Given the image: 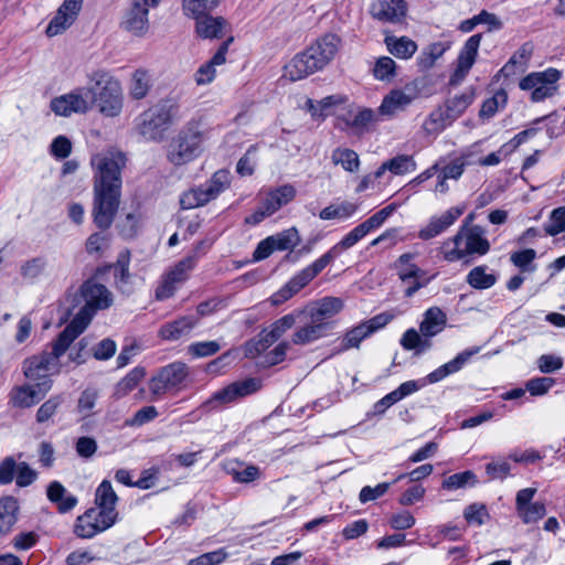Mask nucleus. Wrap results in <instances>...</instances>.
<instances>
[{"label":"nucleus","instance_id":"nucleus-17","mask_svg":"<svg viewBox=\"0 0 565 565\" xmlns=\"http://www.w3.org/2000/svg\"><path fill=\"white\" fill-rule=\"evenodd\" d=\"M465 212V206H452L440 215H434L418 232V237L424 241L431 239L447 231Z\"/></svg>","mask_w":565,"mask_h":565},{"label":"nucleus","instance_id":"nucleus-61","mask_svg":"<svg viewBox=\"0 0 565 565\" xmlns=\"http://www.w3.org/2000/svg\"><path fill=\"white\" fill-rule=\"evenodd\" d=\"M466 167V161L463 158H456L447 164L441 166L439 161V170L438 173L443 174L444 179L448 180H458Z\"/></svg>","mask_w":565,"mask_h":565},{"label":"nucleus","instance_id":"nucleus-43","mask_svg":"<svg viewBox=\"0 0 565 565\" xmlns=\"http://www.w3.org/2000/svg\"><path fill=\"white\" fill-rule=\"evenodd\" d=\"M331 161L335 166H341L345 171L354 173L360 168L359 154L349 148L339 147L332 151Z\"/></svg>","mask_w":565,"mask_h":565},{"label":"nucleus","instance_id":"nucleus-16","mask_svg":"<svg viewBox=\"0 0 565 565\" xmlns=\"http://www.w3.org/2000/svg\"><path fill=\"white\" fill-rule=\"evenodd\" d=\"M51 387V381L15 386L10 393V401L14 407L29 408L39 403Z\"/></svg>","mask_w":565,"mask_h":565},{"label":"nucleus","instance_id":"nucleus-23","mask_svg":"<svg viewBox=\"0 0 565 565\" xmlns=\"http://www.w3.org/2000/svg\"><path fill=\"white\" fill-rule=\"evenodd\" d=\"M404 0H375L372 2L370 12L372 17L383 22H399L406 14Z\"/></svg>","mask_w":565,"mask_h":565},{"label":"nucleus","instance_id":"nucleus-57","mask_svg":"<svg viewBox=\"0 0 565 565\" xmlns=\"http://www.w3.org/2000/svg\"><path fill=\"white\" fill-rule=\"evenodd\" d=\"M508 102V94L500 89L498 90L491 98L483 102L480 109V117L490 118L492 117L501 107H504Z\"/></svg>","mask_w":565,"mask_h":565},{"label":"nucleus","instance_id":"nucleus-3","mask_svg":"<svg viewBox=\"0 0 565 565\" xmlns=\"http://www.w3.org/2000/svg\"><path fill=\"white\" fill-rule=\"evenodd\" d=\"M490 250V242L486 231L480 225L468 226L462 224L458 232L445 239L438 253L445 262L455 263L471 255L483 256Z\"/></svg>","mask_w":565,"mask_h":565},{"label":"nucleus","instance_id":"nucleus-50","mask_svg":"<svg viewBox=\"0 0 565 565\" xmlns=\"http://www.w3.org/2000/svg\"><path fill=\"white\" fill-rule=\"evenodd\" d=\"M371 335V330L362 322L359 326L349 330L341 340L340 351H347L353 348H359L360 343Z\"/></svg>","mask_w":565,"mask_h":565},{"label":"nucleus","instance_id":"nucleus-18","mask_svg":"<svg viewBox=\"0 0 565 565\" xmlns=\"http://www.w3.org/2000/svg\"><path fill=\"white\" fill-rule=\"evenodd\" d=\"M260 388V382L256 379H246L241 382H234L228 386L217 391L206 402L207 405H223L237 398L247 396Z\"/></svg>","mask_w":565,"mask_h":565},{"label":"nucleus","instance_id":"nucleus-36","mask_svg":"<svg viewBox=\"0 0 565 565\" xmlns=\"http://www.w3.org/2000/svg\"><path fill=\"white\" fill-rule=\"evenodd\" d=\"M152 86L151 75L149 71L143 68L136 70L129 81V96L132 99H143Z\"/></svg>","mask_w":565,"mask_h":565},{"label":"nucleus","instance_id":"nucleus-37","mask_svg":"<svg viewBox=\"0 0 565 565\" xmlns=\"http://www.w3.org/2000/svg\"><path fill=\"white\" fill-rule=\"evenodd\" d=\"M296 196V189L291 184H284L274 191L264 200L269 213L277 212L281 206L291 202Z\"/></svg>","mask_w":565,"mask_h":565},{"label":"nucleus","instance_id":"nucleus-45","mask_svg":"<svg viewBox=\"0 0 565 565\" xmlns=\"http://www.w3.org/2000/svg\"><path fill=\"white\" fill-rule=\"evenodd\" d=\"M452 122L447 111L443 107H438L429 114L423 124V129L427 135H439L447 126Z\"/></svg>","mask_w":565,"mask_h":565},{"label":"nucleus","instance_id":"nucleus-8","mask_svg":"<svg viewBox=\"0 0 565 565\" xmlns=\"http://www.w3.org/2000/svg\"><path fill=\"white\" fill-rule=\"evenodd\" d=\"M231 184V172L225 169L216 171L211 179L198 188L191 189L181 195L182 209L190 210L203 206L215 200Z\"/></svg>","mask_w":565,"mask_h":565},{"label":"nucleus","instance_id":"nucleus-7","mask_svg":"<svg viewBox=\"0 0 565 565\" xmlns=\"http://www.w3.org/2000/svg\"><path fill=\"white\" fill-rule=\"evenodd\" d=\"M177 106L171 100H162L149 107L138 117L137 129L150 140H160L173 122Z\"/></svg>","mask_w":565,"mask_h":565},{"label":"nucleus","instance_id":"nucleus-11","mask_svg":"<svg viewBox=\"0 0 565 565\" xmlns=\"http://www.w3.org/2000/svg\"><path fill=\"white\" fill-rule=\"evenodd\" d=\"M189 369L184 363L174 362L162 367L149 382V390L157 399L167 393L179 388L186 380Z\"/></svg>","mask_w":565,"mask_h":565},{"label":"nucleus","instance_id":"nucleus-59","mask_svg":"<svg viewBox=\"0 0 565 565\" xmlns=\"http://www.w3.org/2000/svg\"><path fill=\"white\" fill-rule=\"evenodd\" d=\"M546 513L544 503L533 502L518 511L519 516L525 524L535 523Z\"/></svg>","mask_w":565,"mask_h":565},{"label":"nucleus","instance_id":"nucleus-6","mask_svg":"<svg viewBox=\"0 0 565 565\" xmlns=\"http://www.w3.org/2000/svg\"><path fill=\"white\" fill-rule=\"evenodd\" d=\"M81 296L85 303L65 328V330L71 331V334L74 333L75 338L88 327L98 310L107 309L113 303L110 291L104 285L94 280H87L83 284Z\"/></svg>","mask_w":565,"mask_h":565},{"label":"nucleus","instance_id":"nucleus-54","mask_svg":"<svg viewBox=\"0 0 565 565\" xmlns=\"http://www.w3.org/2000/svg\"><path fill=\"white\" fill-rule=\"evenodd\" d=\"M386 168H388V171L395 175H403L414 172L417 166L412 156L399 154L387 160Z\"/></svg>","mask_w":565,"mask_h":565},{"label":"nucleus","instance_id":"nucleus-19","mask_svg":"<svg viewBox=\"0 0 565 565\" xmlns=\"http://www.w3.org/2000/svg\"><path fill=\"white\" fill-rule=\"evenodd\" d=\"M415 98L416 93L411 87L393 89L384 96L379 107V114L387 118H393L397 114L406 110Z\"/></svg>","mask_w":565,"mask_h":565},{"label":"nucleus","instance_id":"nucleus-24","mask_svg":"<svg viewBox=\"0 0 565 565\" xmlns=\"http://www.w3.org/2000/svg\"><path fill=\"white\" fill-rule=\"evenodd\" d=\"M340 40L334 34H327L310 45L307 51L315 58L316 64L322 70L335 56Z\"/></svg>","mask_w":565,"mask_h":565},{"label":"nucleus","instance_id":"nucleus-26","mask_svg":"<svg viewBox=\"0 0 565 565\" xmlns=\"http://www.w3.org/2000/svg\"><path fill=\"white\" fill-rule=\"evenodd\" d=\"M195 32L202 39H220L227 31L228 23L223 17H213L209 13L194 18Z\"/></svg>","mask_w":565,"mask_h":565},{"label":"nucleus","instance_id":"nucleus-38","mask_svg":"<svg viewBox=\"0 0 565 565\" xmlns=\"http://www.w3.org/2000/svg\"><path fill=\"white\" fill-rule=\"evenodd\" d=\"M415 256L416 254L405 253L402 254L395 263L397 275L399 279L404 282L411 279H422L425 275L424 270H422L417 265L412 263Z\"/></svg>","mask_w":565,"mask_h":565},{"label":"nucleus","instance_id":"nucleus-34","mask_svg":"<svg viewBox=\"0 0 565 565\" xmlns=\"http://www.w3.org/2000/svg\"><path fill=\"white\" fill-rule=\"evenodd\" d=\"M330 264V256L322 255L311 265L295 275L288 282L299 292Z\"/></svg>","mask_w":565,"mask_h":565},{"label":"nucleus","instance_id":"nucleus-44","mask_svg":"<svg viewBox=\"0 0 565 565\" xmlns=\"http://www.w3.org/2000/svg\"><path fill=\"white\" fill-rule=\"evenodd\" d=\"M367 233L364 227L359 224L353 230H351L347 235L342 237V239L337 243L333 247L330 248L324 255L330 256V263L340 255V253L344 249H349L354 246L358 242H360Z\"/></svg>","mask_w":565,"mask_h":565},{"label":"nucleus","instance_id":"nucleus-46","mask_svg":"<svg viewBox=\"0 0 565 565\" xmlns=\"http://www.w3.org/2000/svg\"><path fill=\"white\" fill-rule=\"evenodd\" d=\"M449 45L443 42H435L425 47L417 57V64L422 70L431 68L436 61L439 60Z\"/></svg>","mask_w":565,"mask_h":565},{"label":"nucleus","instance_id":"nucleus-5","mask_svg":"<svg viewBox=\"0 0 565 565\" xmlns=\"http://www.w3.org/2000/svg\"><path fill=\"white\" fill-rule=\"evenodd\" d=\"M76 338L71 331L63 330L53 343L52 351L41 352L23 361L22 370L24 376L33 382L50 381L49 376L58 374L62 365L61 356L65 354Z\"/></svg>","mask_w":565,"mask_h":565},{"label":"nucleus","instance_id":"nucleus-58","mask_svg":"<svg viewBox=\"0 0 565 565\" xmlns=\"http://www.w3.org/2000/svg\"><path fill=\"white\" fill-rule=\"evenodd\" d=\"M544 231L550 236L558 235L565 232V206L554 209L544 225Z\"/></svg>","mask_w":565,"mask_h":565},{"label":"nucleus","instance_id":"nucleus-63","mask_svg":"<svg viewBox=\"0 0 565 565\" xmlns=\"http://www.w3.org/2000/svg\"><path fill=\"white\" fill-rule=\"evenodd\" d=\"M226 558V551L224 548H218L216 551L204 553L195 558L190 559L188 565H218Z\"/></svg>","mask_w":565,"mask_h":565},{"label":"nucleus","instance_id":"nucleus-41","mask_svg":"<svg viewBox=\"0 0 565 565\" xmlns=\"http://www.w3.org/2000/svg\"><path fill=\"white\" fill-rule=\"evenodd\" d=\"M473 100L475 93L472 89H469L448 99L443 108L445 111H447L450 120L454 121L465 113V110L472 104Z\"/></svg>","mask_w":565,"mask_h":565},{"label":"nucleus","instance_id":"nucleus-40","mask_svg":"<svg viewBox=\"0 0 565 565\" xmlns=\"http://www.w3.org/2000/svg\"><path fill=\"white\" fill-rule=\"evenodd\" d=\"M385 43L388 52L397 58L408 60L417 51V44L406 36L386 38Z\"/></svg>","mask_w":565,"mask_h":565},{"label":"nucleus","instance_id":"nucleus-22","mask_svg":"<svg viewBox=\"0 0 565 565\" xmlns=\"http://www.w3.org/2000/svg\"><path fill=\"white\" fill-rule=\"evenodd\" d=\"M320 71L315 62V58L310 56L308 51H303L295 55L289 63L285 65L284 77L291 82L300 81L309 75Z\"/></svg>","mask_w":565,"mask_h":565},{"label":"nucleus","instance_id":"nucleus-9","mask_svg":"<svg viewBox=\"0 0 565 565\" xmlns=\"http://www.w3.org/2000/svg\"><path fill=\"white\" fill-rule=\"evenodd\" d=\"M561 72L556 68H547L542 72H533L520 81V88L531 90V100L540 103L553 96L557 90V82Z\"/></svg>","mask_w":565,"mask_h":565},{"label":"nucleus","instance_id":"nucleus-14","mask_svg":"<svg viewBox=\"0 0 565 565\" xmlns=\"http://www.w3.org/2000/svg\"><path fill=\"white\" fill-rule=\"evenodd\" d=\"M84 0H64L49 22L45 34L53 38L63 34L76 21Z\"/></svg>","mask_w":565,"mask_h":565},{"label":"nucleus","instance_id":"nucleus-52","mask_svg":"<svg viewBox=\"0 0 565 565\" xmlns=\"http://www.w3.org/2000/svg\"><path fill=\"white\" fill-rule=\"evenodd\" d=\"M195 266V258L193 256H188L181 259L178 264H175L169 271L164 275L169 277L171 281H173L179 287L188 279L189 274Z\"/></svg>","mask_w":565,"mask_h":565},{"label":"nucleus","instance_id":"nucleus-1","mask_svg":"<svg viewBox=\"0 0 565 565\" xmlns=\"http://www.w3.org/2000/svg\"><path fill=\"white\" fill-rule=\"evenodd\" d=\"M90 166L94 172V223L97 227L107 230L119 207L121 170L126 166V156L117 149H108L93 154Z\"/></svg>","mask_w":565,"mask_h":565},{"label":"nucleus","instance_id":"nucleus-12","mask_svg":"<svg viewBox=\"0 0 565 565\" xmlns=\"http://www.w3.org/2000/svg\"><path fill=\"white\" fill-rule=\"evenodd\" d=\"M152 9L140 0H130L120 19V28L136 38H145L150 30L149 10Z\"/></svg>","mask_w":565,"mask_h":565},{"label":"nucleus","instance_id":"nucleus-49","mask_svg":"<svg viewBox=\"0 0 565 565\" xmlns=\"http://www.w3.org/2000/svg\"><path fill=\"white\" fill-rule=\"evenodd\" d=\"M268 237H269L275 250L292 249L300 242L298 231L295 227L285 230L280 233H277V234L268 236Z\"/></svg>","mask_w":565,"mask_h":565},{"label":"nucleus","instance_id":"nucleus-64","mask_svg":"<svg viewBox=\"0 0 565 565\" xmlns=\"http://www.w3.org/2000/svg\"><path fill=\"white\" fill-rule=\"evenodd\" d=\"M463 516L468 523L482 525L489 518L486 505L473 503L465 509Z\"/></svg>","mask_w":565,"mask_h":565},{"label":"nucleus","instance_id":"nucleus-33","mask_svg":"<svg viewBox=\"0 0 565 565\" xmlns=\"http://www.w3.org/2000/svg\"><path fill=\"white\" fill-rule=\"evenodd\" d=\"M447 322L446 315L438 307H431L424 313V319L419 324V331L423 337L431 338L440 333Z\"/></svg>","mask_w":565,"mask_h":565},{"label":"nucleus","instance_id":"nucleus-15","mask_svg":"<svg viewBox=\"0 0 565 565\" xmlns=\"http://www.w3.org/2000/svg\"><path fill=\"white\" fill-rule=\"evenodd\" d=\"M481 34L471 35L460 49L456 68L450 77V84L457 85L465 79L471 67L473 66L478 56Z\"/></svg>","mask_w":565,"mask_h":565},{"label":"nucleus","instance_id":"nucleus-51","mask_svg":"<svg viewBox=\"0 0 565 565\" xmlns=\"http://www.w3.org/2000/svg\"><path fill=\"white\" fill-rule=\"evenodd\" d=\"M222 0H183L184 14L189 18H200L214 10Z\"/></svg>","mask_w":565,"mask_h":565},{"label":"nucleus","instance_id":"nucleus-20","mask_svg":"<svg viewBox=\"0 0 565 565\" xmlns=\"http://www.w3.org/2000/svg\"><path fill=\"white\" fill-rule=\"evenodd\" d=\"M344 307L343 300L338 297H323L308 307V317L315 322L324 323L326 330L329 332L333 324L330 321Z\"/></svg>","mask_w":565,"mask_h":565},{"label":"nucleus","instance_id":"nucleus-56","mask_svg":"<svg viewBox=\"0 0 565 565\" xmlns=\"http://www.w3.org/2000/svg\"><path fill=\"white\" fill-rule=\"evenodd\" d=\"M477 483L476 475L470 471L454 473L443 481V488L446 490H457L467 486H475Z\"/></svg>","mask_w":565,"mask_h":565},{"label":"nucleus","instance_id":"nucleus-35","mask_svg":"<svg viewBox=\"0 0 565 565\" xmlns=\"http://www.w3.org/2000/svg\"><path fill=\"white\" fill-rule=\"evenodd\" d=\"M359 210V205L351 201H341L323 207L319 213L322 221H345L351 218Z\"/></svg>","mask_w":565,"mask_h":565},{"label":"nucleus","instance_id":"nucleus-31","mask_svg":"<svg viewBox=\"0 0 565 565\" xmlns=\"http://www.w3.org/2000/svg\"><path fill=\"white\" fill-rule=\"evenodd\" d=\"M46 495L50 502L54 503L61 513L70 512L78 502L77 498L71 494L58 481H52L47 486Z\"/></svg>","mask_w":565,"mask_h":565},{"label":"nucleus","instance_id":"nucleus-47","mask_svg":"<svg viewBox=\"0 0 565 565\" xmlns=\"http://www.w3.org/2000/svg\"><path fill=\"white\" fill-rule=\"evenodd\" d=\"M118 501V497L113 489L110 481L104 480L96 489L95 493V502L97 508L100 510H109L111 512L116 511V503Z\"/></svg>","mask_w":565,"mask_h":565},{"label":"nucleus","instance_id":"nucleus-13","mask_svg":"<svg viewBox=\"0 0 565 565\" xmlns=\"http://www.w3.org/2000/svg\"><path fill=\"white\" fill-rule=\"evenodd\" d=\"M87 94L86 86L76 87L66 94L54 97L50 103V108L61 117L86 114L90 110V99Z\"/></svg>","mask_w":565,"mask_h":565},{"label":"nucleus","instance_id":"nucleus-2","mask_svg":"<svg viewBox=\"0 0 565 565\" xmlns=\"http://www.w3.org/2000/svg\"><path fill=\"white\" fill-rule=\"evenodd\" d=\"M87 95L90 109L96 106L106 117H117L124 106V94L120 82L105 70H96L87 75Z\"/></svg>","mask_w":565,"mask_h":565},{"label":"nucleus","instance_id":"nucleus-39","mask_svg":"<svg viewBox=\"0 0 565 565\" xmlns=\"http://www.w3.org/2000/svg\"><path fill=\"white\" fill-rule=\"evenodd\" d=\"M497 280V276L484 265L473 267L466 277L467 284L479 290L491 288Z\"/></svg>","mask_w":565,"mask_h":565},{"label":"nucleus","instance_id":"nucleus-30","mask_svg":"<svg viewBox=\"0 0 565 565\" xmlns=\"http://www.w3.org/2000/svg\"><path fill=\"white\" fill-rule=\"evenodd\" d=\"M328 334L324 323L315 322L309 319L307 323L297 328L291 335V343L296 345H307L313 343Z\"/></svg>","mask_w":565,"mask_h":565},{"label":"nucleus","instance_id":"nucleus-27","mask_svg":"<svg viewBox=\"0 0 565 565\" xmlns=\"http://www.w3.org/2000/svg\"><path fill=\"white\" fill-rule=\"evenodd\" d=\"M339 122H343L344 126L339 124L340 129L352 128L355 131L363 132L375 121V114L370 108H356L350 107L345 115L338 116Z\"/></svg>","mask_w":565,"mask_h":565},{"label":"nucleus","instance_id":"nucleus-32","mask_svg":"<svg viewBox=\"0 0 565 565\" xmlns=\"http://www.w3.org/2000/svg\"><path fill=\"white\" fill-rule=\"evenodd\" d=\"M19 505L11 495L0 498V540L7 536L18 520Z\"/></svg>","mask_w":565,"mask_h":565},{"label":"nucleus","instance_id":"nucleus-4","mask_svg":"<svg viewBox=\"0 0 565 565\" xmlns=\"http://www.w3.org/2000/svg\"><path fill=\"white\" fill-rule=\"evenodd\" d=\"M214 129L199 120H192L172 140L168 160L174 166H183L200 156L203 145L214 136Z\"/></svg>","mask_w":565,"mask_h":565},{"label":"nucleus","instance_id":"nucleus-48","mask_svg":"<svg viewBox=\"0 0 565 565\" xmlns=\"http://www.w3.org/2000/svg\"><path fill=\"white\" fill-rule=\"evenodd\" d=\"M296 319L297 317L295 313L285 315L262 332L268 338L269 342L275 343L295 326Z\"/></svg>","mask_w":565,"mask_h":565},{"label":"nucleus","instance_id":"nucleus-42","mask_svg":"<svg viewBox=\"0 0 565 565\" xmlns=\"http://www.w3.org/2000/svg\"><path fill=\"white\" fill-rule=\"evenodd\" d=\"M533 53V44L530 42L524 43L514 54L510 57L507 64L503 66L502 72L514 74L516 72H523L527 66V63Z\"/></svg>","mask_w":565,"mask_h":565},{"label":"nucleus","instance_id":"nucleus-28","mask_svg":"<svg viewBox=\"0 0 565 565\" xmlns=\"http://www.w3.org/2000/svg\"><path fill=\"white\" fill-rule=\"evenodd\" d=\"M228 42L223 43L213 57L202 64L194 74V81L196 85H207L212 83L216 75V66L223 65L226 61V53L228 50Z\"/></svg>","mask_w":565,"mask_h":565},{"label":"nucleus","instance_id":"nucleus-21","mask_svg":"<svg viewBox=\"0 0 565 565\" xmlns=\"http://www.w3.org/2000/svg\"><path fill=\"white\" fill-rule=\"evenodd\" d=\"M348 100V96L343 94L330 95L320 100L307 98L305 109L310 114L312 119L322 121L328 116L335 114Z\"/></svg>","mask_w":565,"mask_h":565},{"label":"nucleus","instance_id":"nucleus-60","mask_svg":"<svg viewBox=\"0 0 565 565\" xmlns=\"http://www.w3.org/2000/svg\"><path fill=\"white\" fill-rule=\"evenodd\" d=\"M273 343L260 332L257 338L248 341L244 347L245 356L254 359L265 352Z\"/></svg>","mask_w":565,"mask_h":565},{"label":"nucleus","instance_id":"nucleus-53","mask_svg":"<svg viewBox=\"0 0 565 565\" xmlns=\"http://www.w3.org/2000/svg\"><path fill=\"white\" fill-rule=\"evenodd\" d=\"M146 371L143 367L137 366L132 369L116 386V395L122 397L131 392L139 382L145 377Z\"/></svg>","mask_w":565,"mask_h":565},{"label":"nucleus","instance_id":"nucleus-29","mask_svg":"<svg viewBox=\"0 0 565 565\" xmlns=\"http://www.w3.org/2000/svg\"><path fill=\"white\" fill-rule=\"evenodd\" d=\"M198 319L194 316H183L172 322L164 323L159 331V335L163 340L178 341L190 334L196 326Z\"/></svg>","mask_w":565,"mask_h":565},{"label":"nucleus","instance_id":"nucleus-10","mask_svg":"<svg viewBox=\"0 0 565 565\" xmlns=\"http://www.w3.org/2000/svg\"><path fill=\"white\" fill-rule=\"evenodd\" d=\"M118 512L100 510L99 508L88 509L76 519L74 533L82 539H92L96 534L111 527L117 521Z\"/></svg>","mask_w":565,"mask_h":565},{"label":"nucleus","instance_id":"nucleus-25","mask_svg":"<svg viewBox=\"0 0 565 565\" xmlns=\"http://www.w3.org/2000/svg\"><path fill=\"white\" fill-rule=\"evenodd\" d=\"M480 352L479 347H473L458 353L451 361L443 364L431 373L427 375L429 383H437L446 376L458 372L461 367L476 354Z\"/></svg>","mask_w":565,"mask_h":565},{"label":"nucleus","instance_id":"nucleus-55","mask_svg":"<svg viewBox=\"0 0 565 565\" xmlns=\"http://www.w3.org/2000/svg\"><path fill=\"white\" fill-rule=\"evenodd\" d=\"M373 75L379 81L391 82L396 75L395 61L390 56L377 58L373 67Z\"/></svg>","mask_w":565,"mask_h":565},{"label":"nucleus","instance_id":"nucleus-62","mask_svg":"<svg viewBox=\"0 0 565 565\" xmlns=\"http://www.w3.org/2000/svg\"><path fill=\"white\" fill-rule=\"evenodd\" d=\"M535 257L536 252L532 248H526L511 254L510 260L523 271H533L534 267L531 265Z\"/></svg>","mask_w":565,"mask_h":565}]
</instances>
